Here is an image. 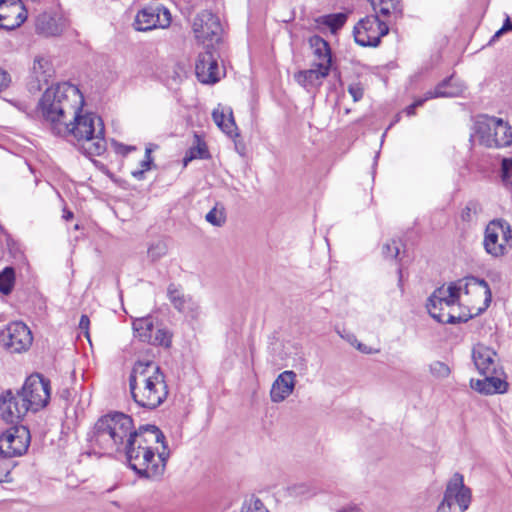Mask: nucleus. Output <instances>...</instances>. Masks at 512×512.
I'll return each instance as SVG.
<instances>
[{"label": "nucleus", "mask_w": 512, "mask_h": 512, "mask_svg": "<svg viewBox=\"0 0 512 512\" xmlns=\"http://www.w3.org/2000/svg\"><path fill=\"white\" fill-rule=\"evenodd\" d=\"M135 462H136L137 464H140V463H141V456H140V455H139V459H138V460H135Z\"/></svg>", "instance_id": "e2e57ef3"}, {"label": "nucleus", "mask_w": 512, "mask_h": 512, "mask_svg": "<svg viewBox=\"0 0 512 512\" xmlns=\"http://www.w3.org/2000/svg\"><path fill=\"white\" fill-rule=\"evenodd\" d=\"M81 456H87V457L96 456L97 458H100L102 456V454H98L96 452V450H86L84 453L81 454Z\"/></svg>", "instance_id": "4d7b16f0"}, {"label": "nucleus", "mask_w": 512, "mask_h": 512, "mask_svg": "<svg viewBox=\"0 0 512 512\" xmlns=\"http://www.w3.org/2000/svg\"><path fill=\"white\" fill-rule=\"evenodd\" d=\"M446 503L458 505L461 512H465L471 503L472 492L469 487L464 484V477L461 473L456 472L452 475L446 485L444 497Z\"/></svg>", "instance_id": "dca6fc26"}, {"label": "nucleus", "mask_w": 512, "mask_h": 512, "mask_svg": "<svg viewBox=\"0 0 512 512\" xmlns=\"http://www.w3.org/2000/svg\"><path fill=\"white\" fill-rule=\"evenodd\" d=\"M129 388L135 403L150 410L159 407L168 396L165 375L151 360L135 362L129 375Z\"/></svg>", "instance_id": "f03ea898"}, {"label": "nucleus", "mask_w": 512, "mask_h": 512, "mask_svg": "<svg viewBox=\"0 0 512 512\" xmlns=\"http://www.w3.org/2000/svg\"><path fill=\"white\" fill-rule=\"evenodd\" d=\"M32 342L31 330L21 321L11 322L0 331V343L9 353L26 352Z\"/></svg>", "instance_id": "9d476101"}, {"label": "nucleus", "mask_w": 512, "mask_h": 512, "mask_svg": "<svg viewBox=\"0 0 512 512\" xmlns=\"http://www.w3.org/2000/svg\"><path fill=\"white\" fill-rule=\"evenodd\" d=\"M347 341H348V342H350L352 345H356V343H357V341H358V340H357V338H356V336H355V335H353V334H349V335L347 336Z\"/></svg>", "instance_id": "bf43d9fd"}, {"label": "nucleus", "mask_w": 512, "mask_h": 512, "mask_svg": "<svg viewBox=\"0 0 512 512\" xmlns=\"http://www.w3.org/2000/svg\"><path fill=\"white\" fill-rule=\"evenodd\" d=\"M376 15L380 14L384 17L394 16L401 17L402 5L400 0H369Z\"/></svg>", "instance_id": "bb28decb"}, {"label": "nucleus", "mask_w": 512, "mask_h": 512, "mask_svg": "<svg viewBox=\"0 0 512 512\" xmlns=\"http://www.w3.org/2000/svg\"><path fill=\"white\" fill-rule=\"evenodd\" d=\"M82 106L77 104L72 116L73 121H66L61 127L55 126L56 135H72L81 141L83 153L89 157L100 156L106 151L105 126L100 116L95 113L81 114Z\"/></svg>", "instance_id": "7ed1b4c3"}, {"label": "nucleus", "mask_w": 512, "mask_h": 512, "mask_svg": "<svg viewBox=\"0 0 512 512\" xmlns=\"http://www.w3.org/2000/svg\"><path fill=\"white\" fill-rule=\"evenodd\" d=\"M308 43L313 50V55L317 59L314 66L326 67L330 72L332 64V52L329 43L319 35H313Z\"/></svg>", "instance_id": "b1692460"}, {"label": "nucleus", "mask_w": 512, "mask_h": 512, "mask_svg": "<svg viewBox=\"0 0 512 512\" xmlns=\"http://www.w3.org/2000/svg\"><path fill=\"white\" fill-rule=\"evenodd\" d=\"M355 346L362 353H365V354H371L372 353V350L370 348H368L365 344L361 343V342L357 341Z\"/></svg>", "instance_id": "5fc2aeb1"}, {"label": "nucleus", "mask_w": 512, "mask_h": 512, "mask_svg": "<svg viewBox=\"0 0 512 512\" xmlns=\"http://www.w3.org/2000/svg\"><path fill=\"white\" fill-rule=\"evenodd\" d=\"M114 506H119L118 502H113Z\"/></svg>", "instance_id": "0e129e2a"}, {"label": "nucleus", "mask_w": 512, "mask_h": 512, "mask_svg": "<svg viewBox=\"0 0 512 512\" xmlns=\"http://www.w3.org/2000/svg\"><path fill=\"white\" fill-rule=\"evenodd\" d=\"M151 338V341L147 342L148 344L154 346H162L166 349L171 347L172 333L162 324L156 325L155 331Z\"/></svg>", "instance_id": "473e14b6"}, {"label": "nucleus", "mask_w": 512, "mask_h": 512, "mask_svg": "<svg viewBox=\"0 0 512 512\" xmlns=\"http://www.w3.org/2000/svg\"><path fill=\"white\" fill-rule=\"evenodd\" d=\"M54 75V68L51 61L44 56H36L31 69L28 89L30 92H37L42 89L43 84H48Z\"/></svg>", "instance_id": "f3484780"}, {"label": "nucleus", "mask_w": 512, "mask_h": 512, "mask_svg": "<svg viewBox=\"0 0 512 512\" xmlns=\"http://www.w3.org/2000/svg\"><path fill=\"white\" fill-rule=\"evenodd\" d=\"M286 492L290 497L294 498L308 497L315 494V492H312L311 488L306 483H298L289 486L287 487Z\"/></svg>", "instance_id": "ea45409f"}, {"label": "nucleus", "mask_w": 512, "mask_h": 512, "mask_svg": "<svg viewBox=\"0 0 512 512\" xmlns=\"http://www.w3.org/2000/svg\"><path fill=\"white\" fill-rule=\"evenodd\" d=\"M10 82H11L10 74L0 68V93L9 87Z\"/></svg>", "instance_id": "09e8293b"}, {"label": "nucleus", "mask_w": 512, "mask_h": 512, "mask_svg": "<svg viewBox=\"0 0 512 512\" xmlns=\"http://www.w3.org/2000/svg\"><path fill=\"white\" fill-rule=\"evenodd\" d=\"M388 32V25L378 15L366 16L353 29L354 40L362 47H377Z\"/></svg>", "instance_id": "1a4fd4ad"}, {"label": "nucleus", "mask_w": 512, "mask_h": 512, "mask_svg": "<svg viewBox=\"0 0 512 512\" xmlns=\"http://www.w3.org/2000/svg\"><path fill=\"white\" fill-rule=\"evenodd\" d=\"M503 31H512V20L509 16H506L503 22Z\"/></svg>", "instance_id": "6e6d98bb"}, {"label": "nucleus", "mask_w": 512, "mask_h": 512, "mask_svg": "<svg viewBox=\"0 0 512 512\" xmlns=\"http://www.w3.org/2000/svg\"><path fill=\"white\" fill-rule=\"evenodd\" d=\"M28 450H0V482L7 481L12 468L10 460L14 457H21Z\"/></svg>", "instance_id": "c85d7f7f"}, {"label": "nucleus", "mask_w": 512, "mask_h": 512, "mask_svg": "<svg viewBox=\"0 0 512 512\" xmlns=\"http://www.w3.org/2000/svg\"><path fill=\"white\" fill-rule=\"evenodd\" d=\"M89 325H90L89 317L87 315L83 314L79 321V329L82 333L85 334V336L87 338H89Z\"/></svg>", "instance_id": "8fccbe9b"}, {"label": "nucleus", "mask_w": 512, "mask_h": 512, "mask_svg": "<svg viewBox=\"0 0 512 512\" xmlns=\"http://www.w3.org/2000/svg\"><path fill=\"white\" fill-rule=\"evenodd\" d=\"M471 280L485 289V303L488 306L492 297L488 283L484 279H478L475 277H472Z\"/></svg>", "instance_id": "de8ad7c7"}, {"label": "nucleus", "mask_w": 512, "mask_h": 512, "mask_svg": "<svg viewBox=\"0 0 512 512\" xmlns=\"http://www.w3.org/2000/svg\"><path fill=\"white\" fill-rule=\"evenodd\" d=\"M195 137L197 140V145L190 147L186 152L183 158V163L185 166L194 159L210 158V153L208 151L206 143L201 141L199 136L196 135Z\"/></svg>", "instance_id": "2f4dec72"}, {"label": "nucleus", "mask_w": 512, "mask_h": 512, "mask_svg": "<svg viewBox=\"0 0 512 512\" xmlns=\"http://www.w3.org/2000/svg\"><path fill=\"white\" fill-rule=\"evenodd\" d=\"M171 24V14L160 4L148 5L138 11L134 20L137 31H150L156 28H167Z\"/></svg>", "instance_id": "ddd939ff"}, {"label": "nucleus", "mask_w": 512, "mask_h": 512, "mask_svg": "<svg viewBox=\"0 0 512 512\" xmlns=\"http://www.w3.org/2000/svg\"><path fill=\"white\" fill-rule=\"evenodd\" d=\"M27 19V12L23 5H21L20 10H17V12L14 14L13 17L9 18L8 20H3L0 22V28L6 29V30H12L20 25H22L25 20Z\"/></svg>", "instance_id": "f704fd0d"}, {"label": "nucleus", "mask_w": 512, "mask_h": 512, "mask_svg": "<svg viewBox=\"0 0 512 512\" xmlns=\"http://www.w3.org/2000/svg\"><path fill=\"white\" fill-rule=\"evenodd\" d=\"M123 454L129 467L136 472L139 477L149 478L161 474L169 457V451L162 450H143L141 463L137 464L135 460L139 459L140 450H117Z\"/></svg>", "instance_id": "0eeeda50"}, {"label": "nucleus", "mask_w": 512, "mask_h": 512, "mask_svg": "<svg viewBox=\"0 0 512 512\" xmlns=\"http://www.w3.org/2000/svg\"><path fill=\"white\" fill-rule=\"evenodd\" d=\"M481 211L482 208L479 202L475 200H470L462 209L461 220L467 223L473 222L474 220L477 219V216Z\"/></svg>", "instance_id": "c9c22d12"}, {"label": "nucleus", "mask_w": 512, "mask_h": 512, "mask_svg": "<svg viewBox=\"0 0 512 512\" xmlns=\"http://www.w3.org/2000/svg\"><path fill=\"white\" fill-rule=\"evenodd\" d=\"M461 288L455 282L447 287L436 288L429 296L426 308L430 316L439 323L459 324L467 322L471 315H455L454 306L459 303Z\"/></svg>", "instance_id": "39448f33"}, {"label": "nucleus", "mask_w": 512, "mask_h": 512, "mask_svg": "<svg viewBox=\"0 0 512 512\" xmlns=\"http://www.w3.org/2000/svg\"><path fill=\"white\" fill-rule=\"evenodd\" d=\"M135 336L142 342L147 343L151 341L152 334L155 331L154 318L152 316H146L135 319L132 323Z\"/></svg>", "instance_id": "cd10ccee"}, {"label": "nucleus", "mask_w": 512, "mask_h": 512, "mask_svg": "<svg viewBox=\"0 0 512 512\" xmlns=\"http://www.w3.org/2000/svg\"><path fill=\"white\" fill-rule=\"evenodd\" d=\"M168 248L165 242L158 241L152 244L147 251L148 257L151 261H158L160 258L167 254Z\"/></svg>", "instance_id": "a19ab883"}, {"label": "nucleus", "mask_w": 512, "mask_h": 512, "mask_svg": "<svg viewBox=\"0 0 512 512\" xmlns=\"http://www.w3.org/2000/svg\"><path fill=\"white\" fill-rule=\"evenodd\" d=\"M92 446H123V448H152L161 444L168 448L165 435L155 425H141L134 429L133 419L122 412L108 413L100 417L88 434Z\"/></svg>", "instance_id": "f257e3e1"}, {"label": "nucleus", "mask_w": 512, "mask_h": 512, "mask_svg": "<svg viewBox=\"0 0 512 512\" xmlns=\"http://www.w3.org/2000/svg\"><path fill=\"white\" fill-rule=\"evenodd\" d=\"M241 512H268L263 502L259 498L251 497L249 501H245Z\"/></svg>", "instance_id": "c03bdc74"}, {"label": "nucleus", "mask_w": 512, "mask_h": 512, "mask_svg": "<svg viewBox=\"0 0 512 512\" xmlns=\"http://www.w3.org/2000/svg\"><path fill=\"white\" fill-rule=\"evenodd\" d=\"M0 13H1V14H11V15H12V17L14 16V14H13L12 12H9V10H8V9H0Z\"/></svg>", "instance_id": "680f3d73"}, {"label": "nucleus", "mask_w": 512, "mask_h": 512, "mask_svg": "<svg viewBox=\"0 0 512 512\" xmlns=\"http://www.w3.org/2000/svg\"><path fill=\"white\" fill-rule=\"evenodd\" d=\"M452 505L448 502L446 503L444 499L440 502L437 508V512H451Z\"/></svg>", "instance_id": "864d4df0"}, {"label": "nucleus", "mask_w": 512, "mask_h": 512, "mask_svg": "<svg viewBox=\"0 0 512 512\" xmlns=\"http://www.w3.org/2000/svg\"><path fill=\"white\" fill-rule=\"evenodd\" d=\"M20 8H21V5H20V1H18V0H0V9H8L9 12H12L13 14H15L17 12V10H20ZM11 17H12L11 14H1L0 13V22H2L3 20H8Z\"/></svg>", "instance_id": "37998d69"}, {"label": "nucleus", "mask_w": 512, "mask_h": 512, "mask_svg": "<svg viewBox=\"0 0 512 512\" xmlns=\"http://www.w3.org/2000/svg\"><path fill=\"white\" fill-rule=\"evenodd\" d=\"M463 90L464 85L454 75H451L439 82L433 90L427 91L422 99L427 101L434 98L457 97L462 94Z\"/></svg>", "instance_id": "4be33fe9"}, {"label": "nucleus", "mask_w": 512, "mask_h": 512, "mask_svg": "<svg viewBox=\"0 0 512 512\" xmlns=\"http://www.w3.org/2000/svg\"><path fill=\"white\" fill-rule=\"evenodd\" d=\"M506 32L507 31H503V26H502L498 31L495 32V34L493 35V37L490 40V43L494 42L496 39H498L500 36H502Z\"/></svg>", "instance_id": "13d9d810"}, {"label": "nucleus", "mask_w": 512, "mask_h": 512, "mask_svg": "<svg viewBox=\"0 0 512 512\" xmlns=\"http://www.w3.org/2000/svg\"><path fill=\"white\" fill-rule=\"evenodd\" d=\"M77 104H84L80 90L67 82L58 83L45 90L39 100L38 110L51 123L52 132L56 135L55 126L64 125L67 116L75 111Z\"/></svg>", "instance_id": "20e7f679"}, {"label": "nucleus", "mask_w": 512, "mask_h": 512, "mask_svg": "<svg viewBox=\"0 0 512 512\" xmlns=\"http://www.w3.org/2000/svg\"><path fill=\"white\" fill-rule=\"evenodd\" d=\"M463 90L464 85L454 75H451L439 82L433 90L427 91L422 99L427 101L434 98L457 97L462 94Z\"/></svg>", "instance_id": "412c9836"}, {"label": "nucleus", "mask_w": 512, "mask_h": 512, "mask_svg": "<svg viewBox=\"0 0 512 512\" xmlns=\"http://www.w3.org/2000/svg\"><path fill=\"white\" fill-rule=\"evenodd\" d=\"M496 352L485 345L477 344L472 350V359L474 365L481 375L496 374Z\"/></svg>", "instance_id": "a211bd4d"}, {"label": "nucleus", "mask_w": 512, "mask_h": 512, "mask_svg": "<svg viewBox=\"0 0 512 512\" xmlns=\"http://www.w3.org/2000/svg\"><path fill=\"white\" fill-rule=\"evenodd\" d=\"M212 118L215 124L229 136H232L234 131L237 129L231 110L226 118L224 111L216 109L212 113Z\"/></svg>", "instance_id": "7c9ffc66"}, {"label": "nucleus", "mask_w": 512, "mask_h": 512, "mask_svg": "<svg viewBox=\"0 0 512 512\" xmlns=\"http://www.w3.org/2000/svg\"><path fill=\"white\" fill-rule=\"evenodd\" d=\"M348 92L352 96L354 102L360 101L364 95V90L359 83L349 85Z\"/></svg>", "instance_id": "49530a36"}, {"label": "nucleus", "mask_w": 512, "mask_h": 512, "mask_svg": "<svg viewBox=\"0 0 512 512\" xmlns=\"http://www.w3.org/2000/svg\"><path fill=\"white\" fill-rule=\"evenodd\" d=\"M512 240V229L503 219H495L488 223L484 232L483 245L485 251L493 257H501L508 251L507 244Z\"/></svg>", "instance_id": "6e6552de"}, {"label": "nucleus", "mask_w": 512, "mask_h": 512, "mask_svg": "<svg viewBox=\"0 0 512 512\" xmlns=\"http://www.w3.org/2000/svg\"><path fill=\"white\" fill-rule=\"evenodd\" d=\"M32 412L44 408L50 400V382L40 374H32L26 378L23 386L19 389Z\"/></svg>", "instance_id": "9b49d317"}, {"label": "nucleus", "mask_w": 512, "mask_h": 512, "mask_svg": "<svg viewBox=\"0 0 512 512\" xmlns=\"http://www.w3.org/2000/svg\"><path fill=\"white\" fill-rule=\"evenodd\" d=\"M36 32L45 37L57 36L62 32L58 20L49 13H41L35 21Z\"/></svg>", "instance_id": "393cba45"}, {"label": "nucleus", "mask_w": 512, "mask_h": 512, "mask_svg": "<svg viewBox=\"0 0 512 512\" xmlns=\"http://www.w3.org/2000/svg\"><path fill=\"white\" fill-rule=\"evenodd\" d=\"M346 21L347 14L343 12L323 15L315 19L317 24L327 26L332 33H336L339 29H341Z\"/></svg>", "instance_id": "c756f323"}, {"label": "nucleus", "mask_w": 512, "mask_h": 512, "mask_svg": "<svg viewBox=\"0 0 512 512\" xmlns=\"http://www.w3.org/2000/svg\"><path fill=\"white\" fill-rule=\"evenodd\" d=\"M382 253L386 258L395 259L400 253V247L396 240L387 242L382 247Z\"/></svg>", "instance_id": "a18cd8bd"}, {"label": "nucleus", "mask_w": 512, "mask_h": 512, "mask_svg": "<svg viewBox=\"0 0 512 512\" xmlns=\"http://www.w3.org/2000/svg\"><path fill=\"white\" fill-rule=\"evenodd\" d=\"M152 148L146 147L145 149V159L140 162V169L134 170L131 172V175L137 179H144L145 172L151 169V165L153 163V159L151 157Z\"/></svg>", "instance_id": "4c0bfd02"}, {"label": "nucleus", "mask_w": 512, "mask_h": 512, "mask_svg": "<svg viewBox=\"0 0 512 512\" xmlns=\"http://www.w3.org/2000/svg\"><path fill=\"white\" fill-rule=\"evenodd\" d=\"M425 102V99H417L416 101H414L411 105H409L408 107H406L405 109V113L408 115V116H412L415 114V110L417 107H420L424 104Z\"/></svg>", "instance_id": "603ef678"}, {"label": "nucleus", "mask_w": 512, "mask_h": 512, "mask_svg": "<svg viewBox=\"0 0 512 512\" xmlns=\"http://www.w3.org/2000/svg\"><path fill=\"white\" fill-rule=\"evenodd\" d=\"M494 375H484V379H471V388L484 395L505 393L508 389V383Z\"/></svg>", "instance_id": "5701e85b"}, {"label": "nucleus", "mask_w": 512, "mask_h": 512, "mask_svg": "<svg viewBox=\"0 0 512 512\" xmlns=\"http://www.w3.org/2000/svg\"><path fill=\"white\" fill-rule=\"evenodd\" d=\"M31 443L30 431L26 426L14 425L0 432V448H29Z\"/></svg>", "instance_id": "6ab92c4d"}, {"label": "nucleus", "mask_w": 512, "mask_h": 512, "mask_svg": "<svg viewBox=\"0 0 512 512\" xmlns=\"http://www.w3.org/2000/svg\"><path fill=\"white\" fill-rule=\"evenodd\" d=\"M296 373L286 370L278 375L270 390V398L274 403L285 400L294 390Z\"/></svg>", "instance_id": "aec40b11"}, {"label": "nucleus", "mask_w": 512, "mask_h": 512, "mask_svg": "<svg viewBox=\"0 0 512 512\" xmlns=\"http://www.w3.org/2000/svg\"><path fill=\"white\" fill-rule=\"evenodd\" d=\"M15 284V270L13 267H5L0 272V292L3 295H9Z\"/></svg>", "instance_id": "72a5a7b5"}, {"label": "nucleus", "mask_w": 512, "mask_h": 512, "mask_svg": "<svg viewBox=\"0 0 512 512\" xmlns=\"http://www.w3.org/2000/svg\"><path fill=\"white\" fill-rule=\"evenodd\" d=\"M429 368H430L431 374L434 377L439 378V379L447 378L451 373L449 366L446 363L441 362V361L432 362L430 364Z\"/></svg>", "instance_id": "79ce46f5"}, {"label": "nucleus", "mask_w": 512, "mask_h": 512, "mask_svg": "<svg viewBox=\"0 0 512 512\" xmlns=\"http://www.w3.org/2000/svg\"><path fill=\"white\" fill-rule=\"evenodd\" d=\"M29 411H31V407L20 390L13 392L8 389L0 395V412L3 420L7 423H18Z\"/></svg>", "instance_id": "2eb2a0df"}, {"label": "nucleus", "mask_w": 512, "mask_h": 512, "mask_svg": "<svg viewBox=\"0 0 512 512\" xmlns=\"http://www.w3.org/2000/svg\"><path fill=\"white\" fill-rule=\"evenodd\" d=\"M219 54L213 44H206L204 52L199 53L196 64L195 74L197 79L203 84H215L224 72L218 64Z\"/></svg>", "instance_id": "f8f14e48"}, {"label": "nucleus", "mask_w": 512, "mask_h": 512, "mask_svg": "<svg viewBox=\"0 0 512 512\" xmlns=\"http://www.w3.org/2000/svg\"><path fill=\"white\" fill-rule=\"evenodd\" d=\"M114 144L116 152L122 156H127L131 151H134L136 149L135 146H128L117 142H115Z\"/></svg>", "instance_id": "3c124183"}, {"label": "nucleus", "mask_w": 512, "mask_h": 512, "mask_svg": "<svg viewBox=\"0 0 512 512\" xmlns=\"http://www.w3.org/2000/svg\"><path fill=\"white\" fill-rule=\"evenodd\" d=\"M474 130L480 144L488 148H503L512 144V127L500 118L481 117L475 122Z\"/></svg>", "instance_id": "423d86ee"}, {"label": "nucleus", "mask_w": 512, "mask_h": 512, "mask_svg": "<svg viewBox=\"0 0 512 512\" xmlns=\"http://www.w3.org/2000/svg\"><path fill=\"white\" fill-rule=\"evenodd\" d=\"M193 33L195 38L205 44L218 43L221 39L222 26L218 16L208 10L199 12L192 25Z\"/></svg>", "instance_id": "4468645a"}, {"label": "nucleus", "mask_w": 512, "mask_h": 512, "mask_svg": "<svg viewBox=\"0 0 512 512\" xmlns=\"http://www.w3.org/2000/svg\"><path fill=\"white\" fill-rule=\"evenodd\" d=\"M205 219L208 223L213 226L221 227L226 223V213L225 208L221 206L218 208V204L213 207L205 216Z\"/></svg>", "instance_id": "e433bc0d"}, {"label": "nucleus", "mask_w": 512, "mask_h": 512, "mask_svg": "<svg viewBox=\"0 0 512 512\" xmlns=\"http://www.w3.org/2000/svg\"><path fill=\"white\" fill-rule=\"evenodd\" d=\"M167 295L170 302L177 310L182 311L184 309V296L175 284L172 283L168 286Z\"/></svg>", "instance_id": "58836bf2"}, {"label": "nucleus", "mask_w": 512, "mask_h": 512, "mask_svg": "<svg viewBox=\"0 0 512 512\" xmlns=\"http://www.w3.org/2000/svg\"><path fill=\"white\" fill-rule=\"evenodd\" d=\"M329 73L326 67L314 66L309 70H302L296 73L295 79L301 86H313L321 79L326 78Z\"/></svg>", "instance_id": "a878e982"}, {"label": "nucleus", "mask_w": 512, "mask_h": 512, "mask_svg": "<svg viewBox=\"0 0 512 512\" xmlns=\"http://www.w3.org/2000/svg\"><path fill=\"white\" fill-rule=\"evenodd\" d=\"M73 216H74V215H73V213H72L71 211H65L64 216H63V217H64V219H66V220H70V219H72V218H73Z\"/></svg>", "instance_id": "052dcab7"}]
</instances>
